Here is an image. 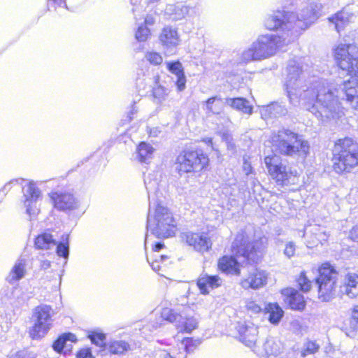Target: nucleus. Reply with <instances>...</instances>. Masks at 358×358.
Masks as SVG:
<instances>
[{"label":"nucleus","instance_id":"f257e3e1","mask_svg":"<svg viewBox=\"0 0 358 358\" xmlns=\"http://www.w3.org/2000/svg\"><path fill=\"white\" fill-rule=\"evenodd\" d=\"M285 87L290 104L295 106L304 101L306 109L322 121L339 119L344 115L338 96L330 83L315 76L307 82L300 60L289 61Z\"/></svg>","mask_w":358,"mask_h":358},{"label":"nucleus","instance_id":"f03ea898","mask_svg":"<svg viewBox=\"0 0 358 358\" xmlns=\"http://www.w3.org/2000/svg\"><path fill=\"white\" fill-rule=\"evenodd\" d=\"M320 0H287L282 9L268 12L264 27L270 31H280L284 43H290L308 29L320 15Z\"/></svg>","mask_w":358,"mask_h":358},{"label":"nucleus","instance_id":"7ed1b4c3","mask_svg":"<svg viewBox=\"0 0 358 358\" xmlns=\"http://www.w3.org/2000/svg\"><path fill=\"white\" fill-rule=\"evenodd\" d=\"M271 141L276 154L265 157L264 163L272 178L284 185L289 182L293 173L282 163L279 155L304 160L309 154L310 144L303 135L285 127L273 134Z\"/></svg>","mask_w":358,"mask_h":358},{"label":"nucleus","instance_id":"20e7f679","mask_svg":"<svg viewBox=\"0 0 358 358\" xmlns=\"http://www.w3.org/2000/svg\"><path fill=\"white\" fill-rule=\"evenodd\" d=\"M355 49L352 44H341L335 50V59L341 70L350 76L343 81L342 93L352 106L358 110V57L352 54Z\"/></svg>","mask_w":358,"mask_h":358},{"label":"nucleus","instance_id":"39448f33","mask_svg":"<svg viewBox=\"0 0 358 358\" xmlns=\"http://www.w3.org/2000/svg\"><path fill=\"white\" fill-rule=\"evenodd\" d=\"M148 231L158 238L174 236L177 231V222L171 211L166 206L155 201L149 202L147 216ZM148 232L145 237V248L148 243Z\"/></svg>","mask_w":358,"mask_h":358},{"label":"nucleus","instance_id":"423d86ee","mask_svg":"<svg viewBox=\"0 0 358 358\" xmlns=\"http://www.w3.org/2000/svg\"><path fill=\"white\" fill-rule=\"evenodd\" d=\"M332 161L336 173L350 172L358 165V143L348 137L338 139L334 144Z\"/></svg>","mask_w":358,"mask_h":358},{"label":"nucleus","instance_id":"0eeeda50","mask_svg":"<svg viewBox=\"0 0 358 358\" xmlns=\"http://www.w3.org/2000/svg\"><path fill=\"white\" fill-rule=\"evenodd\" d=\"M48 196L53 208L59 212L70 214L80 211L83 215L86 211L87 208L83 205L73 189L52 190L48 193Z\"/></svg>","mask_w":358,"mask_h":358},{"label":"nucleus","instance_id":"6e6552de","mask_svg":"<svg viewBox=\"0 0 358 358\" xmlns=\"http://www.w3.org/2000/svg\"><path fill=\"white\" fill-rule=\"evenodd\" d=\"M208 156L202 150H185L176 157V170L180 176L199 172L208 166Z\"/></svg>","mask_w":358,"mask_h":358},{"label":"nucleus","instance_id":"1a4fd4ad","mask_svg":"<svg viewBox=\"0 0 358 358\" xmlns=\"http://www.w3.org/2000/svg\"><path fill=\"white\" fill-rule=\"evenodd\" d=\"M55 313L52 307L41 304L33 310V325L29 328V334L31 339L39 340L45 337L52 329Z\"/></svg>","mask_w":358,"mask_h":358},{"label":"nucleus","instance_id":"9d476101","mask_svg":"<svg viewBox=\"0 0 358 358\" xmlns=\"http://www.w3.org/2000/svg\"><path fill=\"white\" fill-rule=\"evenodd\" d=\"M337 275L336 269L329 263H324L320 267L316 283L318 287L319 298L322 301H329L334 296Z\"/></svg>","mask_w":358,"mask_h":358},{"label":"nucleus","instance_id":"9b49d317","mask_svg":"<svg viewBox=\"0 0 358 358\" xmlns=\"http://www.w3.org/2000/svg\"><path fill=\"white\" fill-rule=\"evenodd\" d=\"M52 180H27V183L22 187V201L25 208V213L29 216L30 220L36 217L39 213V208L37 203L42 199V192L38 186L44 182H48Z\"/></svg>","mask_w":358,"mask_h":358},{"label":"nucleus","instance_id":"f8f14e48","mask_svg":"<svg viewBox=\"0 0 358 358\" xmlns=\"http://www.w3.org/2000/svg\"><path fill=\"white\" fill-rule=\"evenodd\" d=\"M287 43H284L280 36L273 34L259 35L253 42L254 48L257 49V55L262 60L272 57L280 46Z\"/></svg>","mask_w":358,"mask_h":358},{"label":"nucleus","instance_id":"ddd939ff","mask_svg":"<svg viewBox=\"0 0 358 358\" xmlns=\"http://www.w3.org/2000/svg\"><path fill=\"white\" fill-rule=\"evenodd\" d=\"M255 244L245 231H241L233 241L231 250L236 257H243L246 260L255 262L257 256Z\"/></svg>","mask_w":358,"mask_h":358},{"label":"nucleus","instance_id":"4468645a","mask_svg":"<svg viewBox=\"0 0 358 358\" xmlns=\"http://www.w3.org/2000/svg\"><path fill=\"white\" fill-rule=\"evenodd\" d=\"M180 238L200 253L208 252L212 246L210 238L204 233H194L191 231H182L180 233Z\"/></svg>","mask_w":358,"mask_h":358},{"label":"nucleus","instance_id":"2eb2a0df","mask_svg":"<svg viewBox=\"0 0 358 358\" xmlns=\"http://www.w3.org/2000/svg\"><path fill=\"white\" fill-rule=\"evenodd\" d=\"M159 41L166 54L174 55L180 43L178 29L171 26L164 27L159 36Z\"/></svg>","mask_w":358,"mask_h":358},{"label":"nucleus","instance_id":"dca6fc26","mask_svg":"<svg viewBox=\"0 0 358 358\" xmlns=\"http://www.w3.org/2000/svg\"><path fill=\"white\" fill-rule=\"evenodd\" d=\"M159 80H160V76L157 73L150 72L148 70H138L136 87L139 96L148 95Z\"/></svg>","mask_w":358,"mask_h":358},{"label":"nucleus","instance_id":"f3484780","mask_svg":"<svg viewBox=\"0 0 358 358\" xmlns=\"http://www.w3.org/2000/svg\"><path fill=\"white\" fill-rule=\"evenodd\" d=\"M239 340L252 350L257 345L258 327L250 322H239L236 326Z\"/></svg>","mask_w":358,"mask_h":358},{"label":"nucleus","instance_id":"a211bd4d","mask_svg":"<svg viewBox=\"0 0 358 358\" xmlns=\"http://www.w3.org/2000/svg\"><path fill=\"white\" fill-rule=\"evenodd\" d=\"M259 113L261 117L267 120L284 117L287 114L288 110L282 102L273 101L267 105L259 106Z\"/></svg>","mask_w":358,"mask_h":358},{"label":"nucleus","instance_id":"6ab92c4d","mask_svg":"<svg viewBox=\"0 0 358 358\" xmlns=\"http://www.w3.org/2000/svg\"><path fill=\"white\" fill-rule=\"evenodd\" d=\"M27 262L28 260L25 257H20L18 258L6 277V282L10 285H15L23 279L27 272Z\"/></svg>","mask_w":358,"mask_h":358},{"label":"nucleus","instance_id":"aec40b11","mask_svg":"<svg viewBox=\"0 0 358 358\" xmlns=\"http://www.w3.org/2000/svg\"><path fill=\"white\" fill-rule=\"evenodd\" d=\"M171 90L163 86L160 81H157L150 90V93L153 98V102L157 106L158 110H162L165 108H169V95Z\"/></svg>","mask_w":358,"mask_h":358},{"label":"nucleus","instance_id":"412c9836","mask_svg":"<svg viewBox=\"0 0 358 358\" xmlns=\"http://www.w3.org/2000/svg\"><path fill=\"white\" fill-rule=\"evenodd\" d=\"M192 9V7L178 2L175 4H168L165 8L164 13L169 20L178 21L185 18Z\"/></svg>","mask_w":358,"mask_h":358},{"label":"nucleus","instance_id":"4be33fe9","mask_svg":"<svg viewBox=\"0 0 358 358\" xmlns=\"http://www.w3.org/2000/svg\"><path fill=\"white\" fill-rule=\"evenodd\" d=\"M217 266L222 273L227 275H239L241 274L240 264L235 255L223 256L219 259Z\"/></svg>","mask_w":358,"mask_h":358},{"label":"nucleus","instance_id":"5701e85b","mask_svg":"<svg viewBox=\"0 0 358 358\" xmlns=\"http://www.w3.org/2000/svg\"><path fill=\"white\" fill-rule=\"evenodd\" d=\"M196 285L201 294L206 295L209 294L210 289H214L221 286L222 280L217 275H210L205 273L199 277Z\"/></svg>","mask_w":358,"mask_h":358},{"label":"nucleus","instance_id":"b1692460","mask_svg":"<svg viewBox=\"0 0 358 358\" xmlns=\"http://www.w3.org/2000/svg\"><path fill=\"white\" fill-rule=\"evenodd\" d=\"M340 292L350 299L358 296V275L352 273H348L343 284L340 287Z\"/></svg>","mask_w":358,"mask_h":358},{"label":"nucleus","instance_id":"393cba45","mask_svg":"<svg viewBox=\"0 0 358 358\" xmlns=\"http://www.w3.org/2000/svg\"><path fill=\"white\" fill-rule=\"evenodd\" d=\"M267 273L265 271L255 269L250 273L247 279L242 282L243 287H250L254 289H259L266 284Z\"/></svg>","mask_w":358,"mask_h":358},{"label":"nucleus","instance_id":"a878e982","mask_svg":"<svg viewBox=\"0 0 358 358\" xmlns=\"http://www.w3.org/2000/svg\"><path fill=\"white\" fill-rule=\"evenodd\" d=\"M57 240L49 230L38 234L34 238V247L39 250H52Z\"/></svg>","mask_w":358,"mask_h":358},{"label":"nucleus","instance_id":"bb28decb","mask_svg":"<svg viewBox=\"0 0 358 358\" xmlns=\"http://www.w3.org/2000/svg\"><path fill=\"white\" fill-rule=\"evenodd\" d=\"M283 294L286 296V302L292 310H302L306 306L303 296L294 289H286Z\"/></svg>","mask_w":358,"mask_h":358},{"label":"nucleus","instance_id":"cd10ccee","mask_svg":"<svg viewBox=\"0 0 358 358\" xmlns=\"http://www.w3.org/2000/svg\"><path fill=\"white\" fill-rule=\"evenodd\" d=\"M253 352L262 357L277 356L280 353V348L279 344L273 338H269L264 343L263 350H260L258 345H257V348L253 349Z\"/></svg>","mask_w":358,"mask_h":358},{"label":"nucleus","instance_id":"c85d7f7f","mask_svg":"<svg viewBox=\"0 0 358 358\" xmlns=\"http://www.w3.org/2000/svg\"><path fill=\"white\" fill-rule=\"evenodd\" d=\"M154 150L150 144L141 142L136 148V159L141 164H148L152 159Z\"/></svg>","mask_w":358,"mask_h":358},{"label":"nucleus","instance_id":"c756f323","mask_svg":"<svg viewBox=\"0 0 358 358\" xmlns=\"http://www.w3.org/2000/svg\"><path fill=\"white\" fill-rule=\"evenodd\" d=\"M225 103L232 108L243 113L251 115L253 111L252 106L249 101L243 97L227 98Z\"/></svg>","mask_w":358,"mask_h":358},{"label":"nucleus","instance_id":"7c9ffc66","mask_svg":"<svg viewBox=\"0 0 358 358\" xmlns=\"http://www.w3.org/2000/svg\"><path fill=\"white\" fill-rule=\"evenodd\" d=\"M55 248L57 255L64 259L66 260L65 263H66L70 253L69 234H62L60 241H57Z\"/></svg>","mask_w":358,"mask_h":358},{"label":"nucleus","instance_id":"2f4dec72","mask_svg":"<svg viewBox=\"0 0 358 358\" xmlns=\"http://www.w3.org/2000/svg\"><path fill=\"white\" fill-rule=\"evenodd\" d=\"M265 308V312L268 313V321L272 324H278L284 315V312L278 303H268Z\"/></svg>","mask_w":358,"mask_h":358},{"label":"nucleus","instance_id":"473e14b6","mask_svg":"<svg viewBox=\"0 0 358 358\" xmlns=\"http://www.w3.org/2000/svg\"><path fill=\"white\" fill-rule=\"evenodd\" d=\"M352 15L345 10L336 13L333 16L329 18V22L334 24L335 28L338 32L342 29L345 24H347L350 20Z\"/></svg>","mask_w":358,"mask_h":358},{"label":"nucleus","instance_id":"72a5a7b5","mask_svg":"<svg viewBox=\"0 0 358 358\" xmlns=\"http://www.w3.org/2000/svg\"><path fill=\"white\" fill-rule=\"evenodd\" d=\"M72 341L74 342L76 341V336L70 332L64 333L62 335H60L53 343L52 344V348L53 350L58 352L61 353L67 341Z\"/></svg>","mask_w":358,"mask_h":358},{"label":"nucleus","instance_id":"f704fd0d","mask_svg":"<svg viewBox=\"0 0 358 358\" xmlns=\"http://www.w3.org/2000/svg\"><path fill=\"white\" fill-rule=\"evenodd\" d=\"M108 350L111 354L122 355L130 350V345L124 341H113L108 343Z\"/></svg>","mask_w":358,"mask_h":358},{"label":"nucleus","instance_id":"c9c22d12","mask_svg":"<svg viewBox=\"0 0 358 358\" xmlns=\"http://www.w3.org/2000/svg\"><path fill=\"white\" fill-rule=\"evenodd\" d=\"M178 326L182 331L191 333L194 329L197 328L198 322L196 319L193 317H187L182 314V319L179 321Z\"/></svg>","mask_w":358,"mask_h":358},{"label":"nucleus","instance_id":"e433bc0d","mask_svg":"<svg viewBox=\"0 0 358 358\" xmlns=\"http://www.w3.org/2000/svg\"><path fill=\"white\" fill-rule=\"evenodd\" d=\"M320 344L315 341L307 340L303 343L301 350V357L304 358L308 355H314L319 351Z\"/></svg>","mask_w":358,"mask_h":358},{"label":"nucleus","instance_id":"4c0bfd02","mask_svg":"<svg viewBox=\"0 0 358 358\" xmlns=\"http://www.w3.org/2000/svg\"><path fill=\"white\" fill-rule=\"evenodd\" d=\"M36 353L29 348L13 349L10 351L8 358H36Z\"/></svg>","mask_w":358,"mask_h":358},{"label":"nucleus","instance_id":"58836bf2","mask_svg":"<svg viewBox=\"0 0 358 358\" xmlns=\"http://www.w3.org/2000/svg\"><path fill=\"white\" fill-rule=\"evenodd\" d=\"M349 327H346V334L348 336H353L358 331V305L355 306L352 312V317L349 320Z\"/></svg>","mask_w":358,"mask_h":358},{"label":"nucleus","instance_id":"ea45409f","mask_svg":"<svg viewBox=\"0 0 358 358\" xmlns=\"http://www.w3.org/2000/svg\"><path fill=\"white\" fill-rule=\"evenodd\" d=\"M260 60H262V59L260 56L257 55V50L254 48L253 43L248 49L244 50L241 55V62L243 63Z\"/></svg>","mask_w":358,"mask_h":358},{"label":"nucleus","instance_id":"a19ab883","mask_svg":"<svg viewBox=\"0 0 358 358\" xmlns=\"http://www.w3.org/2000/svg\"><path fill=\"white\" fill-rule=\"evenodd\" d=\"M200 344L201 341L199 339H194L189 337L182 338L181 341V345L186 354L193 353Z\"/></svg>","mask_w":358,"mask_h":358},{"label":"nucleus","instance_id":"79ce46f5","mask_svg":"<svg viewBox=\"0 0 358 358\" xmlns=\"http://www.w3.org/2000/svg\"><path fill=\"white\" fill-rule=\"evenodd\" d=\"M323 231H324L323 227L320 225H310L306 227L305 230L302 232L301 236L306 238L307 240L315 239Z\"/></svg>","mask_w":358,"mask_h":358},{"label":"nucleus","instance_id":"37998d69","mask_svg":"<svg viewBox=\"0 0 358 358\" xmlns=\"http://www.w3.org/2000/svg\"><path fill=\"white\" fill-rule=\"evenodd\" d=\"M162 317L165 320L178 324L179 321L182 319V314H179L173 309L164 308L162 313Z\"/></svg>","mask_w":358,"mask_h":358},{"label":"nucleus","instance_id":"c03bdc74","mask_svg":"<svg viewBox=\"0 0 358 358\" xmlns=\"http://www.w3.org/2000/svg\"><path fill=\"white\" fill-rule=\"evenodd\" d=\"M150 35V29L143 24H141L138 25L135 32V38L138 42H145L148 39Z\"/></svg>","mask_w":358,"mask_h":358},{"label":"nucleus","instance_id":"a18cd8bd","mask_svg":"<svg viewBox=\"0 0 358 358\" xmlns=\"http://www.w3.org/2000/svg\"><path fill=\"white\" fill-rule=\"evenodd\" d=\"M296 282L299 289L304 292H308L311 288L312 282L307 278L305 271L300 273Z\"/></svg>","mask_w":358,"mask_h":358},{"label":"nucleus","instance_id":"49530a36","mask_svg":"<svg viewBox=\"0 0 358 358\" xmlns=\"http://www.w3.org/2000/svg\"><path fill=\"white\" fill-rule=\"evenodd\" d=\"M166 65L168 71L176 76L185 73L182 64L178 60L167 62H166Z\"/></svg>","mask_w":358,"mask_h":358},{"label":"nucleus","instance_id":"de8ad7c7","mask_svg":"<svg viewBox=\"0 0 358 358\" xmlns=\"http://www.w3.org/2000/svg\"><path fill=\"white\" fill-rule=\"evenodd\" d=\"M144 183L148 192V196L152 193L157 192L159 189V184L157 179H152L150 175L144 178Z\"/></svg>","mask_w":358,"mask_h":358},{"label":"nucleus","instance_id":"09e8293b","mask_svg":"<svg viewBox=\"0 0 358 358\" xmlns=\"http://www.w3.org/2000/svg\"><path fill=\"white\" fill-rule=\"evenodd\" d=\"M246 308L249 313L251 314H257L263 310L265 311V305L264 303H258L256 301H249L246 303Z\"/></svg>","mask_w":358,"mask_h":358},{"label":"nucleus","instance_id":"8fccbe9b","mask_svg":"<svg viewBox=\"0 0 358 358\" xmlns=\"http://www.w3.org/2000/svg\"><path fill=\"white\" fill-rule=\"evenodd\" d=\"M146 60L153 65H159L163 62L162 55L157 52H148L145 56Z\"/></svg>","mask_w":358,"mask_h":358},{"label":"nucleus","instance_id":"3c124183","mask_svg":"<svg viewBox=\"0 0 358 358\" xmlns=\"http://www.w3.org/2000/svg\"><path fill=\"white\" fill-rule=\"evenodd\" d=\"M220 99L215 96H212V97H210L209 99H208L206 101V110L208 111V113H213V114H219L220 113V110H221V108H213V105L215 103H216V101H220Z\"/></svg>","mask_w":358,"mask_h":358},{"label":"nucleus","instance_id":"603ef678","mask_svg":"<svg viewBox=\"0 0 358 358\" xmlns=\"http://www.w3.org/2000/svg\"><path fill=\"white\" fill-rule=\"evenodd\" d=\"M327 235L325 231H323L315 239L306 240L307 246L308 248H313V246L317 245L319 243L321 244H323V242L327 241Z\"/></svg>","mask_w":358,"mask_h":358},{"label":"nucleus","instance_id":"864d4df0","mask_svg":"<svg viewBox=\"0 0 358 358\" xmlns=\"http://www.w3.org/2000/svg\"><path fill=\"white\" fill-rule=\"evenodd\" d=\"M92 343L97 346H101L103 344L106 338L105 335L102 333L92 332L90 336Z\"/></svg>","mask_w":358,"mask_h":358},{"label":"nucleus","instance_id":"5fc2aeb1","mask_svg":"<svg viewBox=\"0 0 358 358\" xmlns=\"http://www.w3.org/2000/svg\"><path fill=\"white\" fill-rule=\"evenodd\" d=\"M175 84L178 92H182L186 88L187 78L185 73L176 76Z\"/></svg>","mask_w":358,"mask_h":358},{"label":"nucleus","instance_id":"6e6d98bb","mask_svg":"<svg viewBox=\"0 0 358 358\" xmlns=\"http://www.w3.org/2000/svg\"><path fill=\"white\" fill-rule=\"evenodd\" d=\"M296 251V245L292 241H289L286 243L285 250L283 251L284 255L289 259L294 256Z\"/></svg>","mask_w":358,"mask_h":358},{"label":"nucleus","instance_id":"4d7b16f0","mask_svg":"<svg viewBox=\"0 0 358 358\" xmlns=\"http://www.w3.org/2000/svg\"><path fill=\"white\" fill-rule=\"evenodd\" d=\"M38 262V266L41 270L45 271L50 268L51 262L44 258L43 256H38L37 257Z\"/></svg>","mask_w":358,"mask_h":358},{"label":"nucleus","instance_id":"13d9d810","mask_svg":"<svg viewBox=\"0 0 358 358\" xmlns=\"http://www.w3.org/2000/svg\"><path fill=\"white\" fill-rule=\"evenodd\" d=\"M53 6L55 9L57 7H64L68 9L66 3V0H48V10H50V7Z\"/></svg>","mask_w":358,"mask_h":358},{"label":"nucleus","instance_id":"bf43d9fd","mask_svg":"<svg viewBox=\"0 0 358 358\" xmlns=\"http://www.w3.org/2000/svg\"><path fill=\"white\" fill-rule=\"evenodd\" d=\"M141 2V0H130V3L133 6L131 11L134 13L135 18H136V13H140L143 9Z\"/></svg>","mask_w":358,"mask_h":358},{"label":"nucleus","instance_id":"052dcab7","mask_svg":"<svg viewBox=\"0 0 358 358\" xmlns=\"http://www.w3.org/2000/svg\"><path fill=\"white\" fill-rule=\"evenodd\" d=\"M76 358H94L90 348L80 350L76 354Z\"/></svg>","mask_w":358,"mask_h":358},{"label":"nucleus","instance_id":"680f3d73","mask_svg":"<svg viewBox=\"0 0 358 358\" xmlns=\"http://www.w3.org/2000/svg\"><path fill=\"white\" fill-rule=\"evenodd\" d=\"M157 15L155 14H148L145 17L144 22L143 23L145 26L148 27L149 26H153L156 23Z\"/></svg>","mask_w":358,"mask_h":358},{"label":"nucleus","instance_id":"e2e57ef3","mask_svg":"<svg viewBox=\"0 0 358 358\" xmlns=\"http://www.w3.org/2000/svg\"><path fill=\"white\" fill-rule=\"evenodd\" d=\"M17 182L16 180H12L6 183L3 187L0 189V195H6V194L11 189L13 184Z\"/></svg>","mask_w":358,"mask_h":358},{"label":"nucleus","instance_id":"0e129e2a","mask_svg":"<svg viewBox=\"0 0 358 358\" xmlns=\"http://www.w3.org/2000/svg\"><path fill=\"white\" fill-rule=\"evenodd\" d=\"M5 317L0 314V334L3 332L8 331L10 328V324L6 321H3Z\"/></svg>","mask_w":358,"mask_h":358},{"label":"nucleus","instance_id":"69168bd1","mask_svg":"<svg viewBox=\"0 0 358 358\" xmlns=\"http://www.w3.org/2000/svg\"><path fill=\"white\" fill-rule=\"evenodd\" d=\"M243 170L248 176L252 172L251 164L245 157L243 158Z\"/></svg>","mask_w":358,"mask_h":358},{"label":"nucleus","instance_id":"338daca9","mask_svg":"<svg viewBox=\"0 0 358 358\" xmlns=\"http://www.w3.org/2000/svg\"><path fill=\"white\" fill-rule=\"evenodd\" d=\"M147 261L150 264L153 271H159L160 270L161 266L159 264V260L157 257H155V259L152 262H150L149 257H147Z\"/></svg>","mask_w":358,"mask_h":358},{"label":"nucleus","instance_id":"774afa93","mask_svg":"<svg viewBox=\"0 0 358 358\" xmlns=\"http://www.w3.org/2000/svg\"><path fill=\"white\" fill-rule=\"evenodd\" d=\"M350 238L358 243V227H354L350 231Z\"/></svg>","mask_w":358,"mask_h":358}]
</instances>
